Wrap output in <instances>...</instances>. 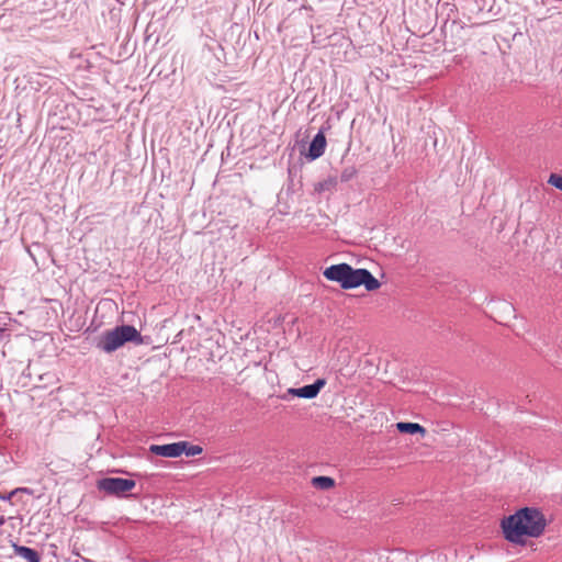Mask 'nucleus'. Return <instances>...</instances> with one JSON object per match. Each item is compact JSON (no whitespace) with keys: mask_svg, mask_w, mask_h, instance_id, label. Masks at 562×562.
Segmentation results:
<instances>
[{"mask_svg":"<svg viewBox=\"0 0 562 562\" xmlns=\"http://www.w3.org/2000/svg\"><path fill=\"white\" fill-rule=\"evenodd\" d=\"M548 522L543 513L537 507H522L502 519L504 538L515 544H525V538L540 537Z\"/></svg>","mask_w":562,"mask_h":562,"instance_id":"f257e3e1","label":"nucleus"},{"mask_svg":"<svg viewBox=\"0 0 562 562\" xmlns=\"http://www.w3.org/2000/svg\"><path fill=\"white\" fill-rule=\"evenodd\" d=\"M126 342L143 344L142 334L132 325H120L102 333L95 341V347L105 353H112Z\"/></svg>","mask_w":562,"mask_h":562,"instance_id":"f03ea898","label":"nucleus"},{"mask_svg":"<svg viewBox=\"0 0 562 562\" xmlns=\"http://www.w3.org/2000/svg\"><path fill=\"white\" fill-rule=\"evenodd\" d=\"M361 285H363L367 291L371 292L378 290L381 283L368 269H355L350 266L342 289L350 290Z\"/></svg>","mask_w":562,"mask_h":562,"instance_id":"7ed1b4c3","label":"nucleus"},{"mask_svg":"<svg viewBox=\"0 0 562 562\" xmlns=\"http://www.w3.org/2000/svg\"><path fill=\"white\" fill-rule=\"evenodd\" d=\"M97 486L99 491L109 495L126 497V493L136 486V482L134 480L123 477H103L98 481Z\"/></svg>","mask_w":562,"mask_h":562,"instance_id":"20e7f679","label":"nucleus"},{"mask_svg":"<svg viewBox=\"0 0 562 562\" xmlns=\"http://www.w3.org/2000/svg\"><path fill=\"white\" fill-rule=\"evenodd\" d=\"M326 385L325 379H317L312 384L304 385L302 387H290L286 393L281 396L282 400H289V396H297L302 398L312 400L315 398L321 390Z\"/></svg>","mask_w":562,"mask_h":562,"instance_id":"39448f33","label":"nucleus"},{"mask_svg":"<svg viewBox=\"0 0 562 562\" xmlns=\"http://www.w3.org/2000/svg\"><path fill=\"white\" fill-rule=\"evenodd\" d=\"M184 447V443L178 441L167 445H151L149 451L160 457L178 458L183 454Z\"/></svg>","mask_w":562,"mask_h":562,"instance_id":"423d86ee","label":"nucleus"},{"mask_svg":"<svg viewBox=\"0 0 562 562\" xmlns=\"http://www.w3.org/2000/svg\"><path fill=\"white\" fill-rule=\"evenodd\" d=\"M349 267L350 265L345 262L331 265L324 270L323 274L327 280L337 282L342 288Z\"/></svg>","mask_w":562,"mask_h":562,"instance_id":"0eeeda50","label":"nucleus"},{"mask_svg":"<svg viewBox=\"0 0 562 562\" xmlns=\"http://www.w3.org/2000/svg\"><path fill=\"white\" fill-rule=\"evenodd\" d=\"M325 148L326 137L325 134L322 131H319L310 143L307 157L311 160H315L324 154Z\"/></svg>","mask_w":562,"mask_h":562,"instance_id":"6e6552de","label":"nucleus"},{"mask_svg":"<svg viewBox=\"0 0 562 562\" xmlns=\"http://www.w3.org/2000/svg\"><path fill=\"white\" fill-rule=\"evenodd\" d=\"M13 552L26 562H41L40 553L33 548L13 544Z\"/></svg>","mask_w":562,"mask_h":562,"instance_id":"1a4fd4ad","label":"nucleus"},{"mask_svg":"<svg viewBox=\"0 0 562 562\" xmlns=\"http://www.w3.org/2000/svg\"><path fill=\"white\" fill-rule=\"evenodd\" d=\"M396 428L402 434H411V435L420 434L424 436L426 432L425 428L417 423L400 422L396 424Z\"/></svg>","mask_w":562,"mask_h":562,"instance_id":"9d476101","label":"nucleus"},{"mask_svg":"<svg viewBox=\"0 0 562 562\" xmlns=\"http://www.w3.org/2000/svg\"><path fill=\"white\" fill-rule=\"evenodd\" d=\"M312 484L314 487L319 490H329L335 485L334 479L329 476H315L312 479Z\"/></svg>","mask_w":562,"mask_h":562,"instance_id":"9b49d317","label":"nucleus"},{"mask_svg":"<svg viewBox=\"0 0 562 562\" xmlns=\"http://www.w3.org/2000/svg\"><path fill=\"white\" fill-rule=\"evenodd\" d=\"M182 443L186 445L184 447V450H183V453L187 456V457H194V456H198V454H201L203 449L201 446H198V445H191L190 442L188 441H181Z\"/></svg>","mask_w":562,"mask_h":562,"instance_id":"f8f14e48","label":"nucleus"},{"mask_svg":"<svg viewBox=\"0 0 562 562\" xmlns=\"http://www.w3.org/2000/svg\"><path fill=\"white\" fill-rule=\"evenodd\" d=\"M548 183L562 191V176L561 175L551 173L548 179Z\"/></svg>","mask_w":562,"mask_h":562,"instance_id":"ddd939ff","label":"nucleus"},{"mask_svg":"<svg viewBox=\"0 0 562 562\" xmlns=\"http://www.w3.org/2000/svg\"><path fill=\"white\" fill-rule=\"evenodd\" d=\"M11 493H13V496L19 494V493H27V494H31V490L27 488V487H18L15 490H13Z\"/></svg>","mask_w":562,"mask_h":562,"instance_id":"4468645a","label":"nucleus"},{"mask_svg":"<svg viewBox=\"0 0 562 562\" xmlns=\"http://www.w3.org/2000/svg\"><path fill=\"white\" fill-rule=\"evenodd\" d=\"M12 496H13V493H11V492L7 495H2L0 493V499H2V501H10L12 498Z\"/></svg>","mask_w":562,"mask_h":562,"instance_id":"2eb2a0df","label":"nucleus"},{"mask_svg":"<svg viewBox=\"0 0 562 562\" xmlns=\"http://www.w3.org/2000/svg\"><path fill=\"white\" fill-rule=\"evenodd\" d=\"M4 336H9V334H7V329L0 325V339H3Z\"/></svg>","mask_w":562,"mask_h":562,"instance_id":"dca6fc26","label":"nucleus"},{"mask_svg":"<svg viewBox=\"0 0 562 562\" xmlns=\"http://www.w3.org/2000/svg\"><path fill=\"white\" fill-rule=\"evenodd\" d=\"M504 307H505V310L514 312V307L510 304H508V303H504Z\"/></svg>","mask_w":562,"mask_h":562,"instance_id":"f3484780","label":"nucleus"},{"mask_svg":"<svg viewBox=\"0 0 562 562\" xmlns=\"http://www.w3.org/2000/svg\"><path fill=\"white\" fill-rule=\"evenodd\" d=\"M341 179L342 180H348L349 179V173L344 172L342 176H341Z\"/></svg>","mask_w":562,"mask_h":562,"instance_id":"a211bd4d","label":"nucleus"},{"mask_svg":"<svg viewBox=\"0 0 562 562\" xmlns=\"http://www.w3.org/2000/svg\"><path fill=\"white\" fill-rule=\"evenodd\" d=\"M5 522L4 516H0V527Z\"/></svg>","mask_w":562,"mask_h":562,"instance_id":"6ab92c4d","label":"nucleus"}]
</instances>
